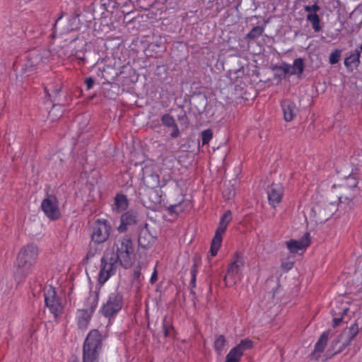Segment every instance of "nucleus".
<instances>
[{"label": "nucleus", "mask_w": 362, "mask_h": 362, "mask_svg": "<svg viewBox=\"0 0 362 362\" xmlns=\"http://www.w3.org/2000/svg\"><path fill=\"white\" fill-rule=\"evenodd\" d=\"M357 183V174L351 173L345 177L341 184L333 185L332 194L341 204L351 206L355 204L358 197H361Z\"/></svg>", "instance_id": "1"}, {"label": "nucleus", "mask_w": 362, "mask_h": 362, "mask_svg": "<svg viewBox=\"0 0 362 362\" xmlns=\"http://www.w3.org/2000/svg\"><path fill=\"white\" fill-rule=\"evenodd\" d=\"M37 252V247L34 244H28L20 250L15 264L14 277L16 281H23L31 272Z\"/></svg>", "instance_id": "2"}, {"label": "nucleus", "mask_w": 362, "mask_h": 362, "mask_svg": "<svg viewBox=\"0 0 362 362\" xmlns=\"http://www.w3.org/2000/svg\"><path fill=\"white\" fill-rule=\"evenodd\" d=\"M103 341V337L98 329L89 332L83 346V362H99Z\"/></svg>", "instance_id": "3"}, {"label": "nucleus", "mask_w": 362, "mask_h": 362, "mask_svg": "<svg viewBox=\"0 0 362 362\" xmlns=\"http://www.w3.org/2000/svg\"><path fill=\"white\" fill-rule=\"evenodd\" d=\"M359 332L358 323L355 321L350 327L344 328L337 339L332 341L330 348L327 351V358L339 354L351 344Z\"/></svg>", "instance_id": "4"}, {"label": "nucleus", "mask_w": 362, "mask_h": 362, "mask_svg": "<svg viewBox=\"0 0 362 362\" xmlns=\"http://www.w3.org/2000/svg\"><path fill=\"white\" fill-rule=\"evenodd\" d=\"M116 248L115 254L119 258V264L124 269H129L132 266L134 249L133 243L129 238H123L113 245V250Z\"/></svg>", "instance_id": "5"}, {"label": "nucleus", "mask_w": 362, "mask_h": 362, "mask_svg": "<svg viewBox=\"0 0 362 362\" xmlns=\"http://www.w3.org/2000/svg\"><path fill=\"white\" fill-rule=\"evenodd\" d=\"M123 303L124 298L122 294L115 291L109 294L107 300L103 304L100 312L103 316L110 319L121 310Z\"/></svg>", "instance_id": "6"}, {"label": "nucleus", "mask_w": 362, "mask_h": 362, "mask_svg": "<svg viewBox=\"0 0 362 362\" xmlns=\"http://www.w3.org/2000/svg\"><path fill=\"white\" fill-rule=\"evenodd\" d=\"M232 219V214L230 210L226 211L221 216L218 228L216 230L215 235L212 239L210 253L212 257L217 255L222 243V235L225 233L228 224Z\"/></svg>", "instance_id": "7"}, {"label": "nucleus", "mask_w": 362, "mask_h": 362, "mask_svg": "<svg viewBox=\"0 0 362 362\" xmlns=\"http://www.w3.org/2000/svg\"><path fill=\"white\" fill-rule=\"evenodd\" d=\"M99 296L98 293L90 294L87 300L90 304L89 308L78 310L77 319L78 327L81 329H87L93 313L95 312L98 305Z\"/></svg>", "instance_id": "8"}, {"label": "nucleus", "mask_w": 362, "mask_h": 362, "mask_svg": "<svg viewBox=\"0 0 362 362\" xmlns=\"http://www.w3.org/2000/svg\"><path fill=\"white\" fill-rule=\"evenodd\" d=\"M45 302L46 306L49 308L51 313L54 315L56 322H59V318L64 311V306L62 304L61 299L57 296L54 288L49 286L45 291Z\"/></svg>", "instance_id": "9"}, {"label": "nucleus", "mask_w": 362, "mask_h": 362, "mask_svg": "<svg viewBox=\"0 0 362 362\" xmlns=\"http://www.w3.org/2000/svg\"><path fill=\"white\" fill-rule=\"evenodd\" d=\"M40 207L45 216L52 221L58 220L62 216L58 199L54 194H47L42 201Z\"/></svg>", "instance_id": "10"}, {"label": "nucleus", "mask_w": 362, "mask_h": 362, "mask_svg": "<svg viewBox=\"0 0 362 362\" xmlns=\"http://www.w3.org/2000/svg\"><path fill=\"white\" fill-rule=\"evenodd\" d=\"M111 229V225L107 220L97 219L93 228L92 241L98 244L105 242L110 236Z\"/></svg>", "instance_id": "11"}, {"label": "nucleus", "mask_w": 362, "mask_h": 362, "mask_svg": "<svg viewBox=\"0 0 362 362\" xmlns=\"http://www.w3.org/2000/svg\"><path fill=\"white\" fill-rule=\"evenodd\" d=\"M243 266L244 260L243 257L238 255H235L233 262L228 266L224 280L227 282L228 279H230L231 283H235L236 280L240 278L241 268Z\"/></svg>", "instance_id": "12"}, {"label": "nucleus", "mask_w": 362, "mask_h": 362, "mask_svg": "<svg viewBox=\"0 0 362 362\" xmlns=\"http://www.w3.org/2000/svg\"><path fill=\"white\" fill-rule=\"evenodd\" d=\"M267 195L269 204L275 208L281 202L284 195V187L279 183H272L268 186Z\"/></svg>", "instance_id": "13"}, {"label": "nucleus", "mask_w": 362, "mask_h": 362, "mask_svg": "<svg viewBox=\"0 0 362 362\" xmlns=\"http://www.w3.org/2000/svg\"><path fill=\"white\" fill-rule=\"evenodd\" d=\"M138 218V213L129 209L123 213L121 216V223L117 230L119 233H124L127 230L128 226L136 224Z\"/></svg>", "instance_id": "14"}, {"label": "nucleus", "mask_w": 362, "mask_h": 362, "mask_svg": "<svg viewBox=\"0 0 362 362\" xmlns=\"http://www.w3.org/2000/svg\"><path fill=\"white\" fill-rule=\"evenodd\" d=\"M310 233H305L300 240L291 239L286 242L288 249L291 253H297L299 250L305 249L310 245Z\"/></svg>", "instance_id": "15"}, {"label": "nucleus", "mask_w": 362, "mask_h": 362, "mask_svg": "<svg viewBox=\"0 0 362 362\" xmlns=\"http://www.w3.org/2000/svg\"><path fill=\"white\" fill-rule=\"evenodd\" d=\"M329 334V331H325L320 335L315 345L313 351L309 355L310 359L317 361L320 358V354L325 351L327 344Z\"/></svg>", "instance_id": "16"}, {"label": "nucleus", "mask_w": 362, "mask_h": 362, "mask_svg": "<svg viewBox=\"0 0 362 362\" xmlns=\"http://www.w3.org/2000/svg\"><path fill=\"white\" fill-rule=\"evenodd\" d=\"M284 118L286 122L292 121L296 116L298 110L295 103L291 100H284L281 103Z\"/></svg>", "instance_id": "17"}, {"label": "nucleus", "mask_w": 362, "mask_h": 362, "mask_svg": "<svg viewBox=\"0 0 362 362\" xmlns=\"http://www.w3.org/2000/svg\"><path fill=\"white\" fill-rule=\"evenodd\" d=\"M105 259H101L100 270L98 274V281L104 284L116 272L117 269L112 264H107Z\"/></svg>", "instance_id": "18"}, {"label": "nucleus", "mask_w": 362, "mask_h": 362, "mask_svg": "<svg viewBox=\"0 0 362 362\" xmlns=\"http://www.w3.org/2000/svg\"><path fill=\"white\" fill-rule=\"evenodd\" d=\"M160 122L163 126L172 129V132L170 133V137L172 139H176L180 136V133L178 126L171 115L168 113L164 114L160 118Z\"/></svg>", "instance_id": "19"}, {"label": "nucleus", "mask_w": 362, "mask_h": 362, "mask_svg": "<svg viewBox=\"0 0 362 362\" xmlns=\"http://www.w3.org/2000/svg\"><path fill=\"white\" fill-rule=\"evenodd\" d=\"M361 53L356 49L349 57L344 59V65L348 69L353 71L354 68H357L360 64Z\"/></svg>", "instance_id": "20"}, {"label": "nucleus", "mask_w": 362, "mask_h": 362, "mask_svg": "<svg viewBox=\"0 0 362 362\" xmlns=\"http://www.w3.org/2000/svg\"><path fill=\"white\" fill-rule=\"evenodd\" d=\"M26 66L33 68L42 61V57L37 49L30 50L27 55Z\"/></svg>", "instance_id": "21"}, {"label": "nucleus", "mask_w": 362, "mask_h": 362, "mask_svg": "<svg viewBox=\"0 0 362 362\" xmlns=\"http://www.w3.org/2000/svg\"><path fill=\"white\" fill-rule=\"evenodd\" d=\"M268 23V20H264L262 25H257L252 28V30L245 35V40H253L260 37L264 31L265 27Z\"/></svg>", "instance_id": "22"}, {"label": "nucleus", "mask_w": 362, "mask_h": 362, "mask_svg": "<svg viewBox=\"0 0 362 362\" xmlns=\"http://www.w3.org/2000/svg\"><path fill=\"white\" fill-rule=\"evenodd\" d=\"M272 69L276 71L274 74V78L280 80L285 78L287 74L291 75L290 65L284 62L281 65H275Z\"/></svg>", "instance_id": "23"}, {"label": "nucleus", "mask_w": 362, "mask_h": 362, "mask_svg": "<svg viewBox=\"0 0 362 362\" xmlns=\"http://www.w3.org/2000/svg\"><path fill=\"white\" fill-rule=\"evenodd\" d=\"M62 91V88H56L52 90V93H49L48 89L45 88V93L46 94V97L49 98V100L53 103V107L56 105H62V101L59 98V95Z\"/></svg>", "instance_id": "24"}, {"label": "nucleus", "mask_w": 362, "mask_h": 362, "mask_svg": "<svg viewBox=\"0 0 362 362\" xmlns=\"http://www.w3.org/2000/svg\"><path fill=\"white\" fill-rule=\"evenodd\" d=\"M153 237L150 235V233L147 230H142L138 237V244L139 246H140L142 248H147L149 247L151 242H152Z\"/></svg>", "instance_id": "25"}, {"label": "nucleus", "mask_w": 362, "mask_h": 362, "mask_svg": "<svg viewBox=\"0 0 362 362\" xmlns=\"http://www.w3.org/2000/svg\"><path fill=\"white\" fill-rule=\"evenodd\" d=\"M304 61L302 58L294 59L293 65H290L291 75H297L300 77L304 71Z\"/></svg>", "instance_id": "26"}, {"label": "nucleus", "mask_w": 362, "mask_h": 362, "mask_svg": "<svg viewBox=\"0 0 362 362\" xmlns=\"http://www.w3.org/2000/svg\"><path fill=\"white\" fill-rule=\"evenodd\" d=\"M115 206L119 212L126 210L129 206L127 196L123 194H117L115 198Z\"/></svg>", "instance_id": "27"}, {"label": "nucleus", "mask_w": 362, "mask_h": 362, "mask_svg": "<svg viewBox=\"0 0 362 362\" xmlns=\"http://www.w3.org/2000/svg\"><path fill=\"white\" fill-rule=\"evenodd\" d=\"M141 265L138 264L135 268L134 269V272L132 275V284L136 287L137 289H139L142 285V280L144 279V276L141 275Z\"/></svg>", "instance_id": "28"}, {"label": "nucleus", "mask_w": 362, "mask_h": 362, "mask_svg": "<svg viewBox=\"0 0 362 362\" xmlns=\"http://www.w3.org/2000/svg\"><path fill=\"white\" fill-rule=\"evenodd\" d=\"M306 19L311 23L312 28L315 32H320L322 30L320 18L317 13H308L306 16Z\"/></svg>", "instance_id": "29"}, {"label": "nucleus", "mask_w": 362, "mask_h": 362, "mask_svg": "<svg viewBox=\"0 0 362 362\" xmlns=\"http://www.w3.org/2000/svg\"><path fill=\"white\" fill-rule=\"evenodd\" d=\"M252 347L253 341L251 339L246 338L242 339L240 342L233 348L235 349L240 354H241V356H243L245 351L251 349Z\"/></svg>", "instance_id": "30"}, {"label": "nucleus", "mask_w": 362, "mask_h": 362, "mask_svg": "<svg viewBox=\"0 0 362 362\" xmlns=\"http://www.w3.org/2000/svg\"><path fill=\"white\" fill-rule=\"evenodd\" d=\"M226 344V338L223 335H219L215 340L214 347L218 355L223 354L224 347Z\"/></svg>", "instance_id": "31"}, {"label": "nucleus", "mask_w": 362, "mask_h": 362, "mask_svg": "<svg viewBox=\"0 0 362 362\" xmlns=\"http://www.w3.org/2000/svg\"><path fill=\"white\" fill-rule=\"evenodd\" d=\"M194 264L191 267L190 269V274H191V280L189 282V286L192 288H194L196 287V279H197V274L198 272V266H199V262L196 259V258H194Z\"/></svg>", "instance_id": "32"}, {"label": "nucleus", "mask_w": 362, "mask_h": 362, "mask_svg": "<svg viewBox=\"0 0 362 362\" xmlns=\"http://www.w3.org/2000/svg\"><path fill=\"white\" fill-rule=\"evenodd\" d=\"M71 55L78 61V65L83 66L86 62L85 52L83 49H78L74 47L71 50Z\"/></svg>", "instance_id": "33"}, {"label": "nucleus", "mask_w": 362, "mask_h": 362, "mask_svg": "<svg viewBox=\"0 0 362 362\" xmlns=\"http://www.w3.org/2000/svg\"><path fill=\"white\" fill-rule=\"evenodd\" d=\"M241 357V354L237 351L235 349L233 348L226 355L225 362H239Z\"/></svg>", "instance_id": "34"}, {"label": "nucleus", "mask_w": 362, "mask_h": 362, "mask_svg": "<svg viewBox=\"0 0 362 362\" xmlns=\"http://www.w3.org/2000/svg\"><path fill=\"white\" fill-rule=\"evenodd\" d=\"M174 327L172 325L171 320L165 315L163 320V331L165 337L170 336V331L173 330Z\"/></svg>", "instance_id": "35"}, {"label": "nucleus", "mask_w": 362, "mask_h": 362, "mask_svg": "<svg viewBox=\"0 0 362 362\" xmlns=\"http://www.w3.org/2000/svg\"><path fill=\"white\" fill-rule=\"evenodd\" d=\"M105 259L106 263L112 264V266L117 269V262L119 263V258L118 256L114 252V250L110 253V256L109 257V254L105 253V255L101 258Z\"/></svg>", "instance_id": "36"}, {"label": "nucleus", "mask_w": 362, "mask_h": 362, "mask_svg": "<svg viewBox=\"0 0 362 362\" xmlns=\"http://www.w3.org/2000/svg\"><path fill=\"white\" fill-rule=\"evenodd\" d=\"M181 202L177 204H171L168 206L167 210L168 211L170 215H175L176 216L182 213L184 209L180 206Z\"/></svg>", "instance_id": "37"}, {"label": "nucleus", "mask_w": 362, "mask_h": 362, "mask_svg": "<svg viewBox=\"0 0 362 362\" xmlns=\"http://www.w3.org/2000/svg\"><path fill=\"white\" fill-rule=\"evenodd\" d=\"M213 137V132L211 129H207L202 132V146L209 144V141Z\"/></svg>", "instance_id": "38"}, {"label": "nucleus", "mask_w": 362, "mask_h": 362, "mask_svg": "<svg viewBox=\"0 0 362 362\" xmlns=\"http://www.w3.org/2000/svg\"><path fill=\"white\" fill-rule=\"evenodd\" d=\"M156 0H137L139 6L143 10L150 9L155 4Z\"/></svg>", "instance_id": "39"}, {"label": "nucleus", "mask_w": 362, "mask_h": 362, "mask_svg": "<svg viewBox=\"0 0 362 362\" xmlns=\"http://www.w3.org/2000/svg\"><path fill=\"white\" fill-rule=\"evenodd\" d=\"M341 51L340 49H335L329 55V63L335 64L339 62L341 57Z\"/></svg>", "instance_id": "40"}, {"label": "nucleus", "mask_w": 362, "mask_h": 362, "mask_svg": "<svg viewBox=\"0 0 362 362\" xmlns=\"http://www.w3.org/2000/svg\"><path fill=\"white\" fill-rule=\"evenodd\" d=\"M64 41L67 42L70 45L73 44L76 41H79L82 47L85 46V42L83 39L80 40L78 35L69 36L68 37L64 39Z\"/></svg>", "instance_id": "41"}, {"label": "nucleus", "mask_w": 362, "mask_h": 362, "mask_svg": "<svg viewBox=\"0 0 362 362\" xmlns=\"http://www.w3.org/2000/svg\"><path fill=\"white\" fill-rule=\"evenodd\" d=\"M223 195L227 199H231L232 197H233L235 196V189H224L223 191Z\"/></svg>", "instance_id": "42"}, {"label": "nucleus", "mask_w": 362, "mask_h": 362, "mask_svg": "<svg viewBox=\"0 0 362 362\" xmlns=\"http://www.w3.org/2000/svg\"><path fill=\"white\" fill-rule=\"evenodd\" d=\"M84 83L86 86L87 90H90L93 88L95 83V81L92 77H88L85 79Z\"/></svg>", "instance_id": "43"}, {"label": "nucleus", "mask_w": 362, "mask_h": 362, "mask_svg": "<svg viewBox=\"0 0 362 362\" xmlns=\"http://www.w3.org/2000/svg\"><path fill=\"white\" fill-rule=\"evenodd\" d=\"M177 119L183 124H188L189 120L186 112L183 110V114L177 116Z\"/></svg>", "instance_id": "44"}, {"label": "nucleus", "mask_w": 362, "mask_h": 362, "mask_svg": "<svg viewBox=\"0 0 362 362\" xmlns=\"http://www.w3.org/2000/svg\"><path fill=\"white\" fill-rule=\"evenodd\" d=\"M241 0H222V2L226 4L227 6H230L232 4H235V7L237 8L240 4Z\"/></svg>", "instance_id": "45"}, {"label": "nucleus", "mask_w": 362, "mask_h": 362, "mask_svg": "<svg viewBox=\"0 0 362 362\" xmlns=\"http://www.w3.org/2000/svg\"><path fill=\"white\" fill-rule=\"evenodd\" d=\"M343 321V316H339V317H334L333 318V325H332V327L334 328L338 327L339 325V324Z\"/></svg>", "instance_id": "46"}, {"label": "nucleus", "mask_w": 362, "mask_h": 362, "mask_svg": "<svg viewBox=\"0 0 362 362\" xmlns=\"http://www.w3.org/2000/svg\"><path fill=\"white\" fill-rule=\"evenodd\" d=\"M157 279H158V273H157L156 268H155L154 271L151 275V277L150 279V283L151 284H153L156 282Z\"/></svg>", "instance_id": "47"}, {"label": "nucleus", "mask_w": 362, "mask_h": 362, "mask_svg": "<svg viewBox=\"0 0 362 362\" xmlns=\"http://www.w3.org/2000/svg\"><path fill=\"white\" fill-rule=\"evenodd\" d=\"M357 188H359L360 195L362 197V175L358 176L357 175Z\"/></svg>", "instance_id": "48"}, {"label": "nucleus", "mask_w": 362, "mask_h": 362, "mask_svg": "<svg viewBox=\"0 0 362 362\" xmlns=\"http://www.w3.org/2000/svg\"><path fill=\"white\" fill-rule=\"evenodd\" d=\"M62 15L59 16L57 20H55V22H54V26H53V32H52V34L53 38L55 37L57 25L59 23V21L62 19Z\"/></svg>", "instance_id": "49"}, {"label": "nucleus", "mask_w": 362, "mask_h": 362, "mask_svg": "<svg viewBox=\"0 0 362 362\" xmlns=\"http://www.w3.org/2000/svg\"><path fill=\"white\" fill-rule=\"evenodd\" d=\"M293 262H286L282 264V267L286 270H289L293 267Z\"/></svg>", "instance_id": "50"}, {"label": "nucleus", "mask_w": 362, "mask_h": 362, "mask_svg": "<svg viewBox=\"0 0 362 362\" xmlns=\"http://www.w3.org/2000/svg\"><path fill=\"white\" fill-rule=\"evenodd\" d=\"M310 7L314 13H317V11H319L320 10V7L317 5V3H315L314 4L310 6Z\"/></svg>", "instance_id": "51"}, {"label": "nucleus", "mask_w": 362, "mask_h": 362, "mask_svg": "<svg viewBox=\"0 0 362 362\" xmlns=\"http://www.w3.org/2000/svg\"><path fill=\"white\" fill-rule=\"evenodd\" d=\"M190 294L192 295V301L194 303V305H195L197 296H196L195 291H194V288H191V289H190Z\"/></svg>", "instance_id": "52"}, {"label": "nucleus", "mask_w": 362, "mask_h": 362, "mask_svg": "<svg viewBox=\"0 0 362 362\" xmlns=\"http://www.w3.org/2000/svg\"><path fill=\"white\" fill-rule=\"evenodd\" d=\"M349 308H347V307H344L341 309V313H340V316H344L347 314V313L349 312Z\"/></svg>", "instance_id": "53"}, {"label": "nucleus", "mask_w": 362, "mask_h": 362, "mask_svg": "<svg viewBox=\"0 0 362 362\" xmlns=\"http://www.w3.org/2000/svg\"><path fill=\"white\" fill-rule=\"evenodd\" d=\"M304 10H305V11L308 12V13H315L313 11V10L311 9L310 6H304Z\"/></svg>", "instance_id": "54"}, {"label": "nucleus", "mask_w": 362, "mask_h": 362, "mask_svg": "<svg viewBox=\"0 0 362 362\" xmlns=\"http://www.w3.org/2000/svg\"><path fill=\"white\" fill-rule=\"evenodd\" d=\"M235 74H238V77H239V76H240V74L243 75V74H244V70H243V69H239L236 70V71H235Z\"/></svg>", "instance_id": "55"}, {"label": "nucleus", "mask_w": 362, "mask_h": 362, "mask_svg": "<svg viewBox=\"0 0 362 362\" xmlns=\"http://www.w3.org/2000/svg\"><path fill=\"white\" fill-rule=\"evenodd\" d=\"M93 254H90V252H88L87 255H86V259H88L90 257L93 256Z\"/></svg>", "instance_id": "56"}, {"label": "nucleus", "mask_w": 362, "mask_h": 362, "mask_svg": "<svg viewBox=\"0 0 362 362\" xmlns=\"http://www.w3.org/2000/svg\"><path fill=\"white\" fill-rule=\"evenodd\" d=\"M331 313H332V315L333 316H335V315H337V312H336V311H334V310H331Z\"/></svg>", "instance_id": "57"}, {"label": "nucleus", "mask_w": 362, "mask_h": 362, "mask_svg": "<svg viewBox=\"0 0 362 362\" xmlns=\"http://www.w3.org/2000/svg\"><path fill=\"white\" fill-rule=\"evenodd\" d=\"M151 177H152L153 178H156V179L157 180V181L158 180V175H151Z\"/></svg>", "instance_id": "58"}, {"label": "nucleus", "mask_w": 362, "mask_h": 362, "mask_svg": "<svg viewBox=\"0 0 362 362\" xmlns=\"http://www.w3.org/2000/svg\"><path fill=\"white\" fill-rule=\"evenodd\" d=\"M70 362H79V361H78V360H77V359H74V360H72V361H70Z\"/></svg>", "instance_id": "59"}, {"label": "nucleus", "mask_w": 362, "mask_h": 362, "mask_svg": "<svg viewBox=\"0 0 362 362\" xmlns=\"http://www.w3.org/2000/svg\"><path fill=\"white\" fill-rule=\"evenodd\" d=\"M143 171V177H144V169H142Z\"/></svg>", "instance_id": "60"}, {"label": "nucleus", "mask_w": 362, "mask_h": 362, "mask_svg": "<svg viewBox=\"0 0 362 362\" xmlns=\"http://www.w3.org/2000/svg\"><path fill=\"white\" fill-rule=\"evenodd\" d=\"M360 49H361V51L362 52V44H361V46H360Z\"/></svg>", "instance_id": "61"}, {"label": "nucleus", "mask_w": 362, "mask_h": 362, "mask_svg": "<svg viewBox=\"0 0 362 362\" xmlns=\"http://www.w3.org/2000/svg\"><path fill=\"white\" fill-rule=\"evenodd\" d=\"M203 100L206 103V98H203Z\"/></svg>", "instance_id": "62"}, {"label": "nucleus", "mask_w": 362, "mask_h": 362, "mask_svg": "<svg viewBox=\"0 0 362 362\" xmlns=\"http://www.w3.org/2000/svg\"><path fill=\"white\" fill-rule=\"evenodd\" d=\"M72 19H73L74 21H76V17H74Z\"/></svg>", "instance_id": "63"}]
</instances>
